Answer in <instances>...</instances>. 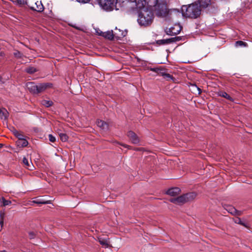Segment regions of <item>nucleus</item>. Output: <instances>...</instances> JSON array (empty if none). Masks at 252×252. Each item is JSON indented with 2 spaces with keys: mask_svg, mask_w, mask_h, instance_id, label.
Segmentation results:
<instances>
[{
  "mask_svg": "<svg viewBox=\"0 0 252 252\" xmlns=\"http://www.w3.org/2000/svg\"><path fill=\"white\" fill-rule=\"evenodd\" d=\"M138 10V18L137 22L138 24L144 27L149 26L152 23L154 15L153 10L151 7H146V4H144L143 7L136 8Z\"/></svg>",
  "mask_w": 252,
  "mask_h": 252,
  "instance_id": "nucleus-1",
  "label": "nucleus"
},
{
  "mask_svg": "<svg viewBox=\"0 0 252 252\" xmlns=\"http://www.w3.org/2000/svg\"><path fill=\"white\" fill-rule=\"evenodd\" d=\"M201 11L200 6H199L196 2L188 5H184L181 7L182 16L186 18L197 19L200 16Z\"/></svg>",
  "mask_w": 252,
  "mask_h": 252,
  "instance_id": "nucleus-2",
  "label": "nucleus"
},
{
  "mask_svg": "<svg viewBox=\"0 0 252 252\" xmlns=\"http://www.w3.org/2000/svg\"><path fill=\"white\" fill-rule=\"evenodd\" d=\"M145 4V0H115L114 9L128 10L135 8H141Z\"/></svg>",
  "mask_w": 252,
  "mask_h": 252,
  "instance_id": "nucleus-3",
  "label": "nucleus"
},
{
  "mask_svg": "<svg viewBox=\"0 0 252 252\" xmlns=\"http://www.w3.org/2000/svg\"><path fill=\"white\" fill-rule=\"evenodd\" d=\"M145 4L149 7H153V10L158 17H166L168 14L169 10L164 2H159L158 0H145Z\"/></svg>",
  "mask_w": 252,
  "mask_h": 252,
  "instance_id": "nucleus-4",
  "label": "nucleus"
},
{
  "mask_svg": "<svg viewBox=\"0 0 252 252\" xmlns=\"http://www.w3.org/2000/svg\"><path fill=\"white\" fill-rule=\"evenodd\" d=\"M26 86L29 92L33 94H38L44 91L47 88L52 87V84L50 83H39L38 85L34 82H29Z\"/></svg>",
  "mask_w": 252,
  "mask_h": 252,
  "instance_id": "nucleus-5",
  "label": "nucleus"
},
{
  "mask_svg": "<svg viewBox=\"0 0 252 252\" xmlns=\"http://www.w3.org/2000/svg\"><path fill=\"white\" fill-rule=\"evenodd\" d=\"M196 196L195 192H189L177 197L171 198L170 201L174 204L181 205L193 200Z\"/></svg>",
  "mask_w": 252,
  "mask_h": 252,
  "instance_id": "nucleus-6",
  "label": "nucleus"
},
{
  "mask_svg": "<svg viewBox=\"0 0 252 252\" xmlns=\"http://www.w3.org/2000/svg\"><path fill=\"white\" fill-rule=\"evenodd\" d=\"M97 1L104 10L111 11L114 9L115 0H97Z\"/></svg>",
  "mask_w": 252,
  "mask_h": 252,
  "instance_id": "nucleus-7",
  "label": "nucleus"
},
{
  "mask_svg": "<svg viewBox=\"0 0 252 252\" xmlns=\"http://www.w3.org/2000/svg\"><path fill=\"white\" fill-rule=\"evenodd\" d=\"M102 36L110 40H113L114 38H115L117 40H119L125 37V34L118 35L117 32L113 33V31H111L102 33Z\"/></svg>",
  "mask_w": 252,
  "mask_h": 252,
  "instance_id": "nucleus-8",
  "label": "nucleus"
},
{
  "mask_svg": "<svg viewBox=\"0 0 252 252\" xmlns=\"http://www.w3.org/2000/svg\"><path fill=\"white\" fill-rule=\"evenodd\" d=\"M182 39L181 36H175L166 39H160L156 40V43L158 45L169 44L172 43L179 41Z\"/></svg>",
  "mask_w": 252,
  "mask_h": 252,
  "instance_id": "nucleus-9",
  "label": "nucleus"
},
{
  "mask_svg": "<svg viewBox=\"0 0 252 252\" xmlns=\"http://www.w3.org/2000/svg\"><path fill=\"white\" fill-rule=\"evenodd\" d=\"M224 208L229 213L234 216H241L242 215V212L241 211L237 210L233 206L225 205Z\"/></svg>",
  "mask_w": 252,
  "mask_h": 252,
  "instance_id": "nucleus-10",
  "label": "nucleus"
},
{
  "mask_svg": "<svg viewBox=\"0 0 252 252\" xmlns=\"http://www.w3.org/2000/svg\"><path fill=\"white\" fill-rule=\"evenodd\" d=\"M127 136L133 144H137L139 142V138L136 134L131 130L127 133Z\"/></svg>",
  "mask_w": 252,
  "mask_h": 252,
  "instance_id": "nucleus-11",
  "label": "nucleus"
},
{
  "mask_svg": "<svg viewBox=\"0 0 252 252\" xmlns=\"http://www.w3.org/2000/svg\"><path fill=\"white\" fill-rule=\"evenodd\" d=\"M181 192V189L178 187L172 188L168 189L166 194L172 196H174L179 194Z\"/></svg>",
  "mask_w": 252,
  "mask_h": 252,
  "instance_id": "nucleus-12",
  "label": "nucleus"
},
{
  "mask_svg": "<svg viewBox=\"0 0 252 252\" xmlns=\"http://www.w3.org/2000/svg\"><path fill=\"white\" fill-rule=\"evenodd\" d=\"M177 28L178 29L177 30L176 32H173V30H174V28H172V27L168 29H166L165 31V32L166 33L169 35L172 36V35H177L180 32V31H181V29H182V28L180 26H177Z\"/></svg>",
  "mask_w": 252,
  "mask_h": 252,
  "instance_id": "nucleus-13",
  "label": "nucleus"
},
{
  "mask_svg": "<svg viewBox=\"0 0 252 252\" xmlns=\"http://www.w3.org/2000/svg\"><path fill=\"white\" fill-rule=\"evenodd\" d=\"M216 94L219 96L224 97L232 102L234 101V99L225 92L219 91L216 93Z\"/></svg>",
  "mask_w": 252,
  "mask_h": 252,
  "instance_id": "nucleus-14",
  "label": "nucleus"
},
{
  "mask_svg": "<svg viewBox=\"0 0 252 252\" xmlns=\"http://www.w3.org/2000/svg\"><path fill=\"white\" fill-rule=\"evenodd\" d=\"M198 4L200 6V8H206L211 4V0H198L197 1Z\"/></svg>",
  "mask_w": 252,
  "mask_h": 252,
  "instance_id": "nucleus-15",
  "label": "nucleus"
},
{
  "mask_svg": "<svg viewBox=\"0 0 252 252\" xmlns=\"http://www.w3.org/2000/svg\"><path fill=\"white\" fill-rule=\"evenodd\" d=\"M22 162L25 168H26L29 170H33L34 167L32 164V161H31L30 162H29L26 157L23 158Z\"/></svg>",
  "mask_w": 252,
  "mask_h": 252,
  "instance_id": "nucleus-16",
  "label": "nucleus"
},
{
  "mask_svg": "<svg viewBox=\"0 0 252 252\" xmlns=\"http://www.w3.org/2000/svg\"><path fill=\"white\" fill-rule=\"evenodd\" d=\"M9 116V113L7 110L4 108L0 109V118L1 120H6Z\"/></svg>",
  "mask_w": 252,
  "mask_h": 252,
  "instance_id": "nucleus-17",
  "label": "nucleus"
},
{
  "mask_svg": "<svg viewBox=\"0 0 252 252\" xmlns=\"http://www.w3.org/2000/svg\"><path fill=\"white\" fill-rule=\"evenodd\" d=\"M35 4L36 5V9H35L33 7H31V9L38 12H41L44 10V7L41 1L36 2Z\"/></svg>",
  "mask_w": 252,
  "mask_h": 252,
  "instance_id": "nucleus-18",
  "label": "nucleus"
},
{
  "mask_svg": "<svg viewBox=\"0 0 252 252\" xmlns=\"http://www.w3.org/2000/svg\"><path fill=\"white\" fill-rule=\"evenodd\" d=\"M28 144L29 142L26 138L22 140H17L16 141V145L19 148L26 147L28 146Z\"/></svg>",
  "mask_w": 252,
  "mask_h": 252,
  "instance_id": "nucleus-19",
  "label": "nucleus"
},
{
  "mask_svg": "<svg viewBox=\"0 0 252 252\" xmlns=\"http://www.w3.org/2000/svg\"><path fill=\"white\" fill-rule=\"evenodd\" d=\"M96 124L98 126L104 130H107L108 129V125L103 121H97Z\"/></svg>",
  "mask_w": 252,
  "mask_h": 252,
  "instance_id": "nucleus-20",
  "label": "nucleus"
},
{
  "mask_svg": "<svg viewBox=\"0 0 252 252\" xmlns=\"http://www.w3.org/2000/svg\"><path fill=\"white\" fill-rule=\"evenodd\" d=\"M41 104L46 107H49L53 105V102L51 100L43 99L41 100Z\"/></svg>",
  "mask_w": 252,
  "mask_h": 252,
  "instance_id": "nucleus-21",
  "label": "nucleus"
},
{
  "mask_svg": "<svg viewBox=\"0 0 252 252\" xmlns=\"http://www.w3.org/2000/svg\"><path fill=\"white\" fill-rule=\"evenodd\" d=\"M235 45L236 47H247L248 46L247 43L241 40L236 41Z\"/></svg>",
  "mask_w": 252,
  "mask_h": 252,
  "instance_id": "nucleus-22",
  "label": "nucleus"
},
{
  "mask_svg": "<svg viewBox=\"0 0 252 252\" xmlns=\"http://www.w3.org/2000/svg\"><path fill=\"white\" fill-rule=\"evenodd\" d=\"M32 202L38 205L40 204H47L49 203L48 201H44L42 199H35V200L32 201Z\"/></svg>",
  "mask_w": 252,
  "mask_h": 252,
  "instance_id": "nucleus-23",
  "label": "nucleus"
},
{
  "mask_svg": "<svg viewBox=\"0 0 252 252\" xmlns=\"http://www.w3.org/2000/svg\"><path fill=\"white\" fill-rule=\"evenodd\" d=\"M0 200L1 201L2 204L1 206H6L7 205H9L11 204V201L10 200H6L4 197H1L0 198Z\"/></svg>",
  "mask_w": 252,
  "mask_h": 252,
  "instance_id": "nucleus-24",
  "label": "nucleus"
},
{
  "mask_svg": "<svg viewBox=\"0 0 252 252\" xmlns=\"http://www.w3.org/2000/svg\"><path fill=\"white\" fill-rule=\"evenodd\" d=\"M235 223L242 225L246 227H247V224L245 222H243L240 218L237 217L233 219Z\"/></svg>",
  "mask_w": 252,
  "mask_h": 252,
  "instance_id": "nucleus-25",
  "label": "nucleus"
},
{
  "mask_svg": "<svg viewBox=\"0 0 252 252\" xmlns=\"http://www.w3.org/2000/svg\"><path fill=\"white\" fill-rule=\"evenodd\" d=\"M167 72V69L166 68L160 66L158 74L163 77Z\"/></svg>",
  "mask_w": 252,
  "mask_h": 252,
  "instance_id": "nucleus-26",
  "label": "nucleus"
},
{
  "mask_svg": "<svg viewBox=\"0 0 252 252\" xmlns=\"http://www.w3.org/2000/svg\"><path fill=\"white\" fill-rule=\"evenodd\" d=\"M163 77L166 81L172 80L173 81H174L175 80L174 77L172 75H170L169 73H168L167 72L166 73L165 75Z\"/></svg>",
  "mask_w": 252,
  "mask_h": 252,
  "instance_id": "nucleus-27",
  "label": "nucleus"
},
{
  "mask_svg": "<svg viewBox=\"0 0 252 252\" xmlns=\"http://www.w3.org/2000/svg\"><path fill=\"white\" fill-rule=\"evenodd\" d=\"M15 133V136L18 138V140H22L23 139L26 138V136H25L22 132H16Z\"/></svg>",
  "mask_w": 252,
  "mask_h": 252,
  "instance_id": "nucleus-28",
  "label": "nucleus"
},
{
  "mask_svg": "<svg viewBox=\"0 0 252 252\" xmlns=\"http://www.w3.org/2000/svg\"><path fill=\"white\" fill-rule=\"evenodd\" d=\"M60 139L63 142H65L67 141L68 137L65 133H61L59 134Z\"/></svg>",
  "mask_w": 252,
  "mask_h": 252,
  "instance_id": "nucleus-29",
  "label": "nucleus"
},
{
  "mask_svg": "<svg viewBox=\"0 0 252 252\" xmlns=\"http://www.w3.org/2000/svg\"><path fill=\"white\" fill-rule=\"evenodd\" d=\"M26 71L29 74H33L37 71V69L34 67H29L26 69Z\"/></svg>",
  "mask_w": 252,
  "mask_h": 252,
  "instance_id": "nucleus-30",
  "label": "nucleus"
},
{
  "mask_svg": "<svg viewBox=\"0 0 252 252\" xmlns=\"http://www.w3.org/2000/svg\"><path fill=\"white\" fill-rule=\"evenodd\" d=\"M98 241H99L100 244L102 246H104L105 248L108 247L109 244L106 240L99 239Z\"/></svg>",
  "mask_w": 252,
  "mask_h": 252,
  "instance_id": "nucleus-31",
  "label": "nucleus"
},
{
  "mask_svg": "<svg viewBox=\"0 0 252 252\" xmlns=\"http://www.w3.org/2000/svg\"><path fill=\"white\" fill-rule=\"evenodd\" d=\"M13 55L15 57L18 59H21L23 57V54L18 50L15 51V52H14Z\"/></svg>",
  "mask_w": 252,
  "mask_h": 252,
  "instance_id": "nucleus-32",
  "label": "nucleus"
},
{
  "mask_svg": "<svg viewBox=\"0 0 252 252\" xmlns=\"http://www.w3.org/2000/svg\"><path fill=\"white\" fill-rule=\"evenodd\" d=\"M159 69V67H148V69H149V70H150L151 71H152L153 72H156L157 73H158Z\"/></svg>",
  "mask_w": 252,
  "mask_h": 252,
  "instance_id": "nucleus-33",
  "label": "nucleus"
},
{
  "mask_svg": "<svg viewBox=\"0 0 252 252\" xmlns=\"http://www.w3.org/2000/svg\"><path fill=\"white\" fill-rule=\"evenodd\" d=\"M29 236L30 239H33L35 238V237L36 236V233H35V232H34L33 231H31V232H29Z\"/></svg>",
  "mask_w": 252,
  "mask_h": 252,
  "instance_id": "nucleus-34",
  "label": "nucleus"
},
{
  "mask_svg": "<svg viewBox=\"0 0 252 252\" xmlns=\"http://www.w3.org/2000/svg\"><path fill=\"white\" fill-rule=\"evenodd\" d=\"M49 139L50 141L51 142H54L56 141V140L55 137L52 134L49 135Z\"/></svg>",
  "mask_w": 252,
  "mask_h": 252,
  "instance_id": "nucleus-35",
  "label": "nucleus"
},
{
  "mask_svg": "<svg viewBox=\"0 0 252 252\" xmlns=\"http://www.w3.org/2000/svg\"><path fill=\"white\" fill-rule=\"evenodd\" d=\"M91 0H76V1L80 3H86L89 2Z\"/></svg>",
  "mask_w": 252,
  "mask_h": 252,
  "instance_id": "nucleus-36",
  "label": "nucleus"
},
{
  "mask_svg": "<svg viewBox=\"0 0 252 252\" xmlns=\"http://www.w3.org/2000/svg\"><path fill=\"white\" fill-rule=\"evenodd\" d=\"M11 131H12L13 135L15 136V132H19L17 130L15 129L14 127H12V128L11 129Z\"/></svg>",
  "mask_w": 252,
  "mask_h": 252,
  "instance_id": "nucleus-37",
  "label": "nucleus"
},
{
  "mask_svg": "<svg viewBox=\"0 0 252 252\" xmlns=\"http://www.w3.org/2000/svg\"><path fill=\"white\" fill-rule=\"evenodd\" d=\"M5 214L4 212L0 211V218H4Z\"/></svg>",
  "mask_w": 252,
  "mask_h": 252,
  "instance_id": "nucleus-38",
  "label": "nucleus"
},
{
  "mask_svg": "<svg viewBox=\"0 0 252 252\" xmlns=\"http://www.w3.org/2000/svg\"><path fill=\"white\" fill-rule=\"evenodd\" d=\"M17 2L20 4H24V0H17Z\"/></svg>",
  "mask_w": 252,
  "mask_h": 252,
  "instance_id": "nucleus-39",
  "label": "nucleus"
},
{
  "mask_svg": "<svg viewBox=\"0 0 252 252\" xmlns=\"http://www.w3.org/2000/svg\"><path fill=\"white\" fill-rule=\"evenodd\" d=\"M97 33L99 35L102 36V33H104V32L100 31V32H97Z\"/></svg>",
  "mask_w": 252,
  "mask_h": 252,
  "instance_id": "nucleus-40",
  "label": "nucleus"
},
{
  "mask_svg": "<svg viewBox=\"0 0 252 252\" xmlns=\"http://www.w3.org/2000/svg\"><path fill=\"white\" fill-rule=\"evenodd\" d=\"M177 26H176L173 27L174 28V30H173V32H176L177 31V30L178 29L177 28Z\"/></svg>",
  "mask_w": 252,
  "mask_h": 252,
  "instance_id": "nucleus-41",
  "label": "nucleus"
},
{
  "mask_svg": "<svg viewBox=\"0 0 252 252\" xmlns=\"http://www.w3.org/2000/svg\"><path fill=\"white\" fill-rule=\"evenodd\" d=\"M197 90L198 91V94H200L202 92L201 89L197 87Z\"/></svg>",
  "mask_w": 252,
  "mask_h": 252,
  "instance_id": "nucleus-42",
  "label": "nucleus"
},
{
  "mask_svg": "<svg viewBox=\"0 0 252 252\" xmlns=\"http://www.w3.org/2000/svg\"><path fill=\"white\" fill-rule=\"evenodd\" d=\"M118 35L125 34V36L126 35V32H122V33H121V34H118Z\"/></svg>",
  "mask_w": 252,
  "mask_h": 252,
  "instance_id": "nucleus-43",
  "label": "nucleus"
},
{
  "mask_svg": "<svg viewBox=\"0 0 252 252\" xmlns=\"http://www.w3.org/2000/svg\"><path fill=\"white\" fill-rule=\"evenodd\" d=\"M122 146L126 147V148H127L129 146L127 145H126V144H121Z\"/></svg>",
  "mask_w": 252,
  "mask_h": 252,
  "instance_id": "nucleus-44",
  "label": "nucleus"
},
{
  "mask_svg": "<svg viewBox=\"0 0 252 252\" xmlns=\"http://www.w3.org/2000/svg\"><path fill=\"white\" fill-rule=\"evenodd\" d=\"M0 224L1 226H2L3 224V221H0Z\"/></svg>",
  "mask_w": 252,
  "mask_h": 252,
  "instance_id": "nucleus-45",
  "label": "nucleus"
},
{
  "mask_svg": "<svg viewBox=\"0 0 252 252\" xmlns=\"http://www.w3.org/2000/svg\"><path fill=\"white\" fill-rule=\"evenodd\" d=\"M4 145L3 144L0 143V149L3 147Z\"/></svg>",
  "mask_w": 252,
  "mask_h": 252,
  "instance_id": "nucleus-46",
  "label": "nucleus"
},
{
  "mask_svg": "<svg viewBox=\"0 0 252 252\" xmlns=\"http://www.w3.org/2000/svg\"><path fill=\"white\" fill-rule=\"evenodd\" d=\"M0 221H4V218H0Z\"/></svg>",
  "mask_w": 252,
  "mask_h": 252,
  "instance_id": "nucleus-47",
  "label": "nucleus"
},
{
  "mask_svg": "<svg viewBox=\"0 0 252 252\" xmlns=\"http://www.w3.org/2000/svg\"><path fill=\"white\" fill-rule=\"evenodd\" d=\"M0 252H7L5 250H3V251H0Z\"/></svg>",
  "mask_w": 252,
  "mask_h": 252,
  "instance_id": "nucleus-48",
  "label": "nucleus"
}]
</instances>
